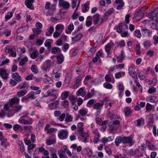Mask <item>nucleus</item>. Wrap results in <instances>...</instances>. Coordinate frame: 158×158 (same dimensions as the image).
Here are the masks:
<instances>
[{
	"label": "nucleus",
	"mask_w": 158,
	"mask_h": 158,
	"mask_svg": "<svg viewBox=\"0 0 158 158\" xmlns=\"http://www.w3.org/2000/svg\"><path fill=\"white\" fill-rule=\"evenodd\" d=\"M114 143L117 146H119L121 143L123 144H128L130 146L132 145L134 143L132 138L130 136H119L115 139Z\"/></svg>",
	"instance_id": "nucleus-1"
},
{
	"label": "nucleus",
	"mask_w": 158,
	"mask_h": 158,
	"mask_svg": "<svg viewBox=\"0 0 158 158\" xmlns=\"http://www.w3.org/2000/svg\"><path fill=\"white\" fill-rule=\"evenodd\" d=\"M109 99L108 98H105L99 102H97L94 103L93 105V108L94 109L97 110L95 115L98 116L100 114L102 107L105 103L109 102Z\"/></svg>",
	"instance_id": "nucleus-2"
},
{
	"label": "nucleus",
	"mask_w": 158,
	"mask_h": 158,
	"mask_svg": "<svg viewBox=\"0 0 158 158\" xmlns=\"http://www.w3.org/2000/svg\"><path fill=\"white\" fill-rule=\"evenodd\" d=\"M59 95L58 92L55 89H50L45 93V94L44 95V97H50V102L54 101L56 100Z\"/></svg>",
	"instance_id": "nucleus-3"
},
{
	"label": "nucleus",
	"mask_w": 158,
	"mask_h": 158,
	"mask_svg": "<svg viewBox=\"0 0 158 158\" xmlns=\"http://www.w3.org/2000/svg\"><path fill=\"white\" fill-rule=\"evenodd\" d=\"M118 33H121L123 31L128 28V26L124 22L120 23L115 26L114 28Z\"/></svg>",
	"instance_id": "nucleus-4"
},
{
	"label": "nucleus",
	"mask_w": 158,
	"mask_h": 158,
	"mask_svg": "<svg viewBox=\"0 0 158 158\" xmlns=\"http://www.w3.org/2000/svg\"><path fill=\"white\" fill-rule=\"evenodd\" d=\"M52 62L49 60L46 61L41 67V69L44 71H49L50 70V67L51 65Z\"/></svg>",
	"instance_id": "nucleus-5"
},
{
	"label": "nucleus",
	"mask_w": 158,
	"mask_h": 158,
	"mask_svg": "<svg viewBox=\"0 0 158 158\" xmlns=\"http://www.w3.org/2000/svg\"><path fill=\"white\" fill-rule=\"evenodd\" d=\"M68 132L66 129H62L59 131L58 136L60 139H63L67 138Z\"/></svg>",
	"instance_id": "nucleus-6"
},
{
	"label": "nucleus",
	"mask_w": 158,
	"mask_h": 158,
	"mask_svg": "<svg viewBox=\"0 0 158 158\" xmlns=\"http://www.w3.org/2000/svg\"><path fill=\"white\" fill-rule=\"evenodd\" d=\"M59 6L65 9H69L70 7L69 3L64 0H59Z\"/></svg>",
	"instance_id": "nucleus-7"
},
{
	"label": "nucleus",
	"mask_w": 158,
	"mask_h": 158,
	"mask_svg": "<svg viewBox=\"0 0 158 158\" xmlns=\"http://www.w3.org/2000/svg\"><path fill=\"white\" fill-rule=\"evenodd\" d=\"M147 16L148 17L152 20H153L154 18L158 17V10L155 9L150 13L147 14Z\"/></svg>",
	"instance_id": "nucleus-8"
},
{
	"label": "nucleus",
	"mask_w": 158,
	"mask_h": 158,
	"mask_svg": "<svg viewBox=\"0 0 158 158\" xmlns=\"http://www.w3.org/2000/svg\"><path fill=\"white\" fill-rule=\"evenodd\" d=\"M0 76L5 80H7L8 78V74L6 69L0 68Z\"/></svg>",
	"instance_id": "nucleus-9"
},
{
	"label": "nucleus",
	"mask_w": 158,
	"mask_h": 158,
	"mask_svg": "<svg viewBox=\"0 0 158 158\" xmlns=\"http://www.w3.org/2000/svg\"><path fill=\"white\" fill-rule=\"evenodd\" d=\"M13 48L11 47L7 46L5 48V52L6 53H10L12 57H15L16 56V54L15 52H13Z\"/></svg>",
	"instance_id": "nucleus-10"
},
{
	"label": "nucleus",
	"mask_w": 158,
	"mask_h": 158,
	"mask_svg": "<svg viewBox=\"0 0 158 158\" xmlns=\"http://www.w3.org/2000/svg\"><path fill=\"white\" fill-rule=\"evenodd\" d=\"M143 7L138 10L135 14V17L138 20H140L143 16V11L142 10Z\"/></svg>",
	"instance_id": "nucleus-11"
},
{
	"label": "nucleus",
	"mask_w": 158,
	"mask_h": 158,
	"mask_svg": "<svg viewBox=\"0 0 158 158\" xmlns=\"http://www.w3.org/2000/svg\"><path fill=\"white\" fill-rule=\"evenodd\" d=\"M19 122L21 124H23L30 125L32 124L33 122V120L32 118H30L28 120L21 118V117L19 119Z\"/></svg>",
	"instance_id": "nucleus-12"
},
{
	"label": "nucleus",
	"mask_w": 158,
	"mask_h": 158,
	"mask_svg": "<svg viewBox=\"0 0 158 158\" xmlns=\"http://www.w3.org/2000/svg\"><path fill=\"white\" fill-rule=\"evenodd\" d=\"M141 31L143 35L146 37H149L152 32V31H150L149 30L144 27H142Z\"/></svg>",
	"instance_id": "nucleus-13"
},
{
	"label": "nucleus",
	"mask_w": 158,
	"mask_h": 158,
	"mask_svg": "<svg viewBox=\"0 0 158 158\" xmlns=\"http://www.w3.org/2000/svg\"><path fill=\"white\" fill-rule=\"evenodd\" d=\"M53 102L49 104V107L51 110L56 109L57 107V106L59 103V101L58 100L54 101Z\"/></svg>",
	"instance_id": "nucleus-14"
},
{
	"label": "nucleus",
	"mask_w": 158,
	"mask_h": 158,
	"mask_svg": "<svg viewBox=\"0 0 158 158\" xmlns=\"http://www.w3.org/2000/svg\"><path fill=\"white\" fill-rule=\"evenodd\" d=\"M125 57V53L123 50L121 51L120 55L116 57L117 61L118 62L122 63Z\"/></svg>",
	"instance_id": "nucleus-15"
},
{
	"label": "nucleus",
	"mask_w": 158,
	"mask_h": 158,
	"mask_svg": "<svg viewBox=\"0 0 158 158\" xmlns=\"http://www.w3.org/2000/svg\"><path fill=\"white\" fill-rule=\"evenodd\" d=\"M100 15L99 14H96L93 16L92 20L94 25L97 24L100 21Z\"/></svg>",
	"instance_id": "nucleus-16"
},
{
	"label": "nucleus",
	"mask_w": 158,
	"mask_h": 158,
	"mask_svg": "<svg viewBox=\"0 0 158 158\" xmlns=\"http://www.w3.org/2000/svg\"><path fill=\"white\" fill-rule=\"evenodd\" d=\"M114 46V44L112 41H110L109 43H108L105 47V51L107 53H109L111 50V47Z\"/></svg>",
	"instance_id": "nucleus-17"
},
{
	"label": "nucleus",
	"mask_w": 158,
	"mask_h": 158,
	"mask_svg": "<svg viewBox=\"0 0 158 158\" xmlns=\"http://www.w3.org/2000/svg\"><path fill=\"white\" fill-rule=\"evenodd\" d=\"M83 36L82 33H79L74 37H72V41L73 43H75L77 41L79 40Z\"/></svg>",
	"instance_id": "nucleus-18"
},
{
	"label": "nucleus",
	"mask_w": 158,
	"mask_h": 158,
	"mask_svg": "<svg viewBox=\"0 0 158 158\" xmlns=\"http://www.w3.org/2000/svg\"><path fill=\"white\" fill-rule=\"evenodd\" d=\"M85 87H82L80 88L77 92L76 94L78 95H81L82 97H84L86 94V92L84 91L85 89Z\"/></svg>",
	"instance_id": "nucleus-19"
},
{
	"label": "nucleus",
	"mask_w": 158,
	"mask_h": 158,
	"mask_svg": "<svg viewBox=\"0 0 158 158\" xmlns=\"http://www.w3.org/2000/svg\"><path fill=\"white\" fill-rule=\"evenodd\" d=\"M81 134L82 137V139L83 140V142H86V141L89 139V136L88 134L86 133H85L83 131L81 132L78 133Z\"/></svg>",
	"instance_id": "nucleus-20"
},
{
	"label": "nucleus",
	"mask_w": 158,
	"mask_h": 158,
	"mask_svg": "<svg viewBox=\"0 0 158 158\" xmlns=\"http://www.w3.org/2000/svg\"><path fill=\"white\" fill-rule=\"evenodd\" d=\"M34 1V0H26L25 4L28 8L33 10L34 7L32 3H33Z\"/></svg>",
	"instance_id": "nucleus-21"
},
{
	"label": "nucleus",
	"mask_w": 158,
	"mask_h": 158,
	"mask_svg": "<svg viewBox=\"0 0 158 158\" xmlns=\"http://www.w3.org/2000/svg\"><path fill=\"white\" fill-rule=\"evenodd\" d=\"M19 99L17 97L15 96L11 98L9 101L10 103L11 106H12L15 104H18L19 103Z\"/></svg>",
	"instance_id": "nucleus-22"
},
{
	"label": "nucleus",
	"mask_w": 158,
	"mask_h": 158,
	"mask_svg": "<svg viewBox=\"0 0 158 158\" xmlns=\"http://www.w3.org/2000/svg\"><path fill=\"white\" fill-rule=\"evenodd\" d=\"M11 77L16 81L19 82L21 81V76L17 73H13L12 74Z\"/></svg>",
	"instance_id": "nucleus-23"
},
{
	"label": "nucleus",
	"mask_w": 158,
	"mask_h": 158,
	"mask_svg": "<svg viewBox=\"0 0 158 158\" xmlns=\"http://www.w3.org/2000/svg\"><path fill=\"white\" fill-rule=\"evenodd\" d=\"M114 139V137L112 136H110L108 137H104L102 138L101 140V142L105 144L108 142L112 141Z\"/></svg>",
	"instance_id": "nucleus-24"
},
{
	"label": "nucleus",
	"mask_w": 158,
	"mask_h": 158,
	"mask_svg": "<svg viewBox=\"0 0 158 158\" xmlns=\"http://www.w3.org/2000/svg\"><path fill=\"white\" fill-rule=\"evenodd\" d=\"M107 117L110 118L111 119H112L113 118H117L120 120L122 119L119 117L115 115L113 113L110 111L107 114Z\"/></svg>",
	"instance_id": "nucleus-25"
},
{
	"label": "nucleus",
	"mask_w": 158,
	"mask_h": 158,
	"mask_svg": "<svg viewBox=\"0 0 158 158\" xmlns=\"http://www.w3.org/2000/svg\"><path fill=\"white\" fill-rule=\"evenodd\" d=\"M115 12V10L113 8H111L109 9L106 12L104 13V17L107 18H108L109 16L111 15Z\"/></svg>",
	"instance_id": "nucleus-26"
},
{
	"label": "nucleus",
	"mask_w": 158,
	"mask_h": 158,
	"mask_svg": "<svg viewBox=\"0 0 158 158\" xmlns=\"http://www.w3.org/2000/svg\"><path fill=\"white\" fill-rule=\"evenodd\" d=\"M0 140L1 141V145L4 148H6L7 146L9 145L7 141V139L6 138H0Z\"/></svg>",
	"instance_id": "nucleus-27"
},
{
	"label": "nucleus",
	"mask_w": 158,
	"mask_h": 158,
	"mask_svg": "<svg viewBox=\"0 0 158 158\" xmlns=\"http://www.w3.org/2000/svg\"><path fill=\"white\" fill-rule=\"evenodd\" d=\"M56 58L57 59V64H61L64 60V57L62 54L56 56Z\"/></svg>",
	"instance_id": "nucleus-28"
},
{
	"label": "nucleus",
	"mask_w": 158,
	"mask_h": 158,
	"mask_svg": "<svg viewBox=\"0 0 158 158\" xmlns=\"http://www.w3.org/2000/svg\"><path fill=\"white\" fill-rule=\"evenodd\" d=\"M69 92L68 91H65L62 92L60 95L61 99L63 100L66 99L69 96Z\"/></svg>",
	"instance_id": "nucleus-29"
},
{
	"label": "nucleus",
	"mask_w": 158,
	"mask_h": 158,
	"mask_svg": "<svg viewBox=\"0 0 158 158\" xmlns=\"http://www.w3.org/2000/svg\"><path fill=\"white\" fill-rule=\"evenodd\" d=\"M92 17L91 16L87 17L85 23V25L87 27H90L92 24Z\"/></svg>",
	"instance_id": "nucleus-30"
},
{
	"label": "nucleus",
	"mask_w": 158,
	"mask_h": 158,
	"mask_svg": "<svg viewBox=\"0 0 158 158\" xmlns=\"http://www.w3.org/2000/svg\"><path fill=\"white\" fill-rule=\"evenodd\" d=\"M123 111L125 116H126L130 115L132 113L131 110L129 107H125Z\"/></svg>",
	"instance_id": "nucleus-31"
},
{
	"label": "nucleus",
	"mask_w": 158,
	"mask_h": 158,
	"mask_svg": "<svg viewBox=\"0 0 158 158\" xmlns=\"http://www.w3.org/2000/svg\"><path fill=\"white\" fill-rule=\"evenodd\" d=\"M39 53L37 50L34 51L31 54L30 57L32 59L36 58L39 56Z\"/></svg>",
	"instance_id": "nucleus-32"
},
{
	"label": "nucleus",
	"mask_w": 158,
	"mask_h": 158,
	"mask_svg": "<svg viewBox=\"0 0 158 158\" xmlns=\"http://www.w3.org/2000/svg\"><path fill=\"white\" fill-rule=\"evenodd\" d=\"M28 61V58L27 56H25L21 58L19 63V65L20 66H23Z\"/></svg>",
	"instance_id": "nucleus-33"
},
{
	"label": "nucleus",
	"mask_w": 158,
	"mask_h": 158,
	"mask_svg": "<svg viewBox=\"0 0 158 158\" xmlns=\"http://www.w3.org/2000/svg\"><path fill=\"white\" fill-rule=\"evenodd\" d=\"M35 94H36L35 92L31 91L26 96V97H27L28 99H34L36 98Z\"/></svg>",
	"instance_id": "nucleus-34"
},
{
	"label": "nucleus",
	"mask_w": 158,
	"mask_h": 158,
	"mask_svg": "<svg viewBox=\"0 0 158 158\" xmlns=\"http://www.w3.org/2000/svg\"><path fill=\"white\" fill-rule=\"evenodd\" d=\"M44 124L43 120L39 121L36 125V129L37 131H40L43 128V125Z\"/></svg>",
	"instance_id": "nucleus-35"
},
{
	"label": "nucleus",
	"mask_w": 158,
	"mask_h": 158,
	"mask_svg": "<svg viewBox=\"0 0 158 158\" xmlns=\"http://www.w3.org/2000/svg\"><path fill=\"white\" fill-rule=\"evenodd\" d=\"M128 71L129 74L132 77H133L134 78H135L137 77V76L135 75V73L132 67H129Z\"/></svg>",
	"instance_id": "nucleus-36"
},
{
	"label": "nucleus",
	"mask_w": 158,
	"mask_h": 158,
	"mask_svg": "<svg viewBox=\"0 0 158 158\" xmlns=\"http://www.w3.org/2000/svg\"><path fill=\"white\" fill-rule=\"evenodd\" d=\"M9 102H6L4 106V110L9 112H10L11 111V110L10 107H12V106H11Z\"/></svg>",
	"instance_id": "nucleus-37"
},
{
	"label": "nucleus",
	"mask_w": 158,
	"mask_h": 158,
	"mask_svg": "<svg viewBox=\"0 0 158 158\" xmlns=\"http://www.w3.org/2000/svg\"><path fill=\"white\" fill-rule=\"evenodd\" d=\"M88 113V110L87 109L83 108L81 109L78 111V113L81 115L83 116H85Z\"/></svg>",
	"instance_id": "nucleus-38"
},
{
	"label": "nucleus",
	"mask_w": 158,
	"mask_h": 158,
	"mask_svg": "<svg viewBox=\"0 0 158 158\" xmlns=\"http://www.w3.org/2000/svg\"><path fill=\"white\" fill-rule=\"evenodd\" d=\"M14 11V10H12L7 12V15L5 16V19L6 20H9L12 17Z\"/></svg>",
	"instance_id": "nucleus-39"
},
{
	"label": "nucleus",
	"mask_w": 158,
	"mask_h": 158,
	"mask_svg": "<svg viewBox=\"0 0 158 158\" xmlns=\"http://www.w3.org/2000/svg\"><path fill=\"white\" fill-rule=\"evenodd\" d=\"M30 89L31 90H37V91L35 93L36 94H39L41 92V90L40 89V88L39 87L32 85L30 87Z\"/></svg>",
	"instance_id": "nucleus-40"
},
{
	"label": "nucleus",
	"mask_w": 158,
	"mask_h": 158,
	"mask_svg": "<svg viewBox=\"0 0 158 158\" xmlns=\"http://www.w3.org/2000/svg\"><path fill=\"white\" fill-rule=\"evenodd\" d=\"M27 93L26 90H21L17 93V95L18 97H22L26 95Z\"/></svg>",
	"instance_id": "nucleus-41"
},
{
	"label": "nucleus",
	"mask_w": 158,
	"mask_h": 158,
	"mask_svg": "<svg viewBox=\"0 0 158 158\" xmlns=\"http://www.w3.org/2000/svg\"><path fill=\"white\" fill-rule=\"evenodd\" d=\"M125 75V73L124 72L120 71L118 72L115 74V77L116 79H118L122 77H123Z\"/></svg>",
	"instance_id": "nucleus-42"
},
{
	"label": "nucleus",
	"mask_w": 158,
	"mask_h": 158,
	"mask_svg": "<svg viewBox=\"0 0 158 158\" xmlns=\"http://www.w3.org/2000/svg\"><path fill=\"white\" fill-rule=\"evenodd\" d=\"M84 124L83 123H79L77 125V128L78 129V133L81 132L83 131L84 128H83Z\"/></svg>",
	"instance_id": "nucleus-43"
},
{
	"label": "nucleus",
	"mask_w": 158,
	"mask_h": 158,
	"mask_svg": "<svg viewBox=\"0 0 158 158\" xmlns=\"http://www.w3.org/2000/svg\"><path fill=\"white\" fill-rule=\"evenodd\" d=\"M22 108V105H19L18 106H16L13 107V110L15 113L18 112L20 111L21 110Z\"/></svg>",
	"instance_id": "nucleus-44"
},
{
	"label": "nucleus",
	"mask_w": 158,
	"mask_h": 158,
	"mask_svg": "<svg viewBox=\"0 0 158 158\" xmlns=\"http://www.w3.org/2000/svg\"><path fill=\"white\" fill-rule=\"evenodd\" d=\"M17 143L20 146V150L21 152H23L25 151L24 145L22 141H19Z\"/></svg>",
	"instance_id": "nucleus-45"
},
{
	"label": "nucleus",
	"mask_w": 158,
	"mask_h": 158,
	"mask_svg": "<svg viewBox=\"0 0 158 158\" xmlns=\"http://www.w3.org/2000/svg\"><path fill=\"white\" fill-rule=\"evenodd\" d=\"M70 147L73 149H76L77 151L78 152H80L82 149V147L81 146H79L77 147V144H75L71 145Z\"/></svg>",
	"instance_id": "nucleus-46"
},
{
	"label": "nucleus",
	"mask_w": 158,
	"mask_h": 158,
	"mask_svg": "<svg viewBox=\"0 0 158 158\" xmlns=\"http://www.w3.org/2000/svg\"><path fill=\"white\" fill-rule=\"evenodd\" d=\"M143 45L146 48L148 49L151 45V42L149 40H145L143 43Z\"/></svg>",
	"instance_id": "nucleus-47"
},
{
	"label": "nucleus",
	"mask_w": 158,
	"mask_h": 158,
	"mask_svg": "<svg viewBox=\"0 0 158 158\" xmlns=\"http://www.w3.org/2000/svg\"><path fill=\"white\" fill-rule=\"evenodd\" d=\"M55 142V139L49 138L46 140V143L47 145H50L53 144Z\"/></svg>",
	"instance_id": "nucleus-48"
},
{
	"label": "nucleus",
	"mask_w": 158,
	"mask_h": 158,
	"mask_svg": "<svg viewBox=\"0 0 158 158\" xmlns=\"http://www.w3.org/2000/svg\"><path fill=\"white\" fill-rule=\"evenodd\" d=\"M54 30V28L52 26H51L49 27L48 30V32H46L45 34V35L47 36H50L51 35L52 33L53 32Z\"/></svg>",
	"instance_id": "nucleus-49"
},
{
	"label": "nucleus",
	"mask_w": 158,
	"mask_h": 158,
	"mask_svg": "<svg viewBox=\"0 0 158 158\" xmlns=\"http://www.w3.org/2000/svg\"><path fill=\"white\" fill-rule=\"evenodd\" d=\"M27 87V85L25 82L20 83L17 86V88L20 89H24Z\"/></svg>",
	"instance_id": "nucleus-50"
},
{
	"label": "nucleus",
	"mask_w": 158,
	"mask_h": 158,
	"mask_svg": "<svg viewBox=\"0 0 158 158\" xmlns=\"http://www.w3.org/2000/svg\"><path fill=\"white\" fill-rule=\"evenodd\" d=\"M61 105L64 108H67L69 106V102L67 100H64L62 102Z\"/></svg>",
	"instance_id": "nucleus-51"
},
{
	"label": "nucleus",
	"mask_w": 158,
	"mask_h": 158,
	"mask_svg": "<svg viewBox=\"0 0 158 158\" xmlns=\"http://www.w3.org/2000/svg\"><path fill=\"white\" fill-rule=\"evenodd\" d=\"M110 77H112L114 79L113 75L112 74H106L105 77V79L106 81L107 82H110L111 81V78Z\"/></svg>",
	"instance_id": "nucleus-52"
},
{
	"label": "nucleus",
	"mask_w": 158,
	"mask_h": 158,
	"mask_svg": "<svg viewBox=\"0 0 158 158\" xmlns=\"http://www.w3.org/2000/svg\"><path fill=\"white\" fill-rule=\"evenodd\" d=\"M51 43L52 42L51 40H47L44 43V45L45 46L47 47L48 49H50L51 47Z\"/></svg>",
	"instance_id": "nucleus-53"
},
{
	"label": "nucleus",
	"mask_w": 158,
	"mask_h": 158,
	"mask_svg": "<svg viewBox=\"0 0 158 158\" xmlns=\"http://www.w3.org/2000/svg\"><path fill=\"white\" fill-rule=\"evenodd\" d=\"M31 69L35 74H37L38 73V70L37 67L35 65H32L31 67Z\"/></svg>",
	"instance_id": "nucleus-54"
},
{
	"label": "nucleus",
	"mask_w": 158,
	"mask_h": 158,
	"mask_svg": "<svg viewBox=\"0 0 158 158\" xmlns=\"http://www.w3.org/2000/svg\"><path fill=\"white\" fill-rule=\"evenodd\" d=\"M64 26L63 24H57L55 27V29L56 30H60L61 32L64 30Z\"/></svg>",
	"instance_id": "nucleus-55"
},
{
	"label": "nucleus",
	"mask_w": 158,
	"mask_h": 158,
	"mask_svg": "<svg viewBox=\"0 0 158 158\" xmlns=\"http://www.w3.org/2000/svg\"><path fill=\"white\" fill-rule=\"evenodd\" d=\"M89 9V7L88 5L86 4H84L82 8V11L84 13L87 12Z\"/></svg>",
	"instance_id": "nucleus-56"
},
{
	"label": "nucleus",
	"mask_w": 158,
	"mask_h": 158,
	"mask_svg": "<svg viewBox=\"0 0 158 158\" xmlns=\"http://www.w3.org/2000/svg\"><path fill=\"white\" fill-rule=\"evenodd\" d=\"M73 118L69 114H67L65 118V121L66 123L71 122L72 121Z\"/></svg>",
	"instance_id": "nucleus-57"
},
{
	"label": "nucleus",
	"mask_w": 158,
	"mask_h": 158,
	"mask_svg": "<svg viewBox=\"0 0 158 158\" xmlns=\"http://www.w3.org/2000/svg\"><path fill=\"white\" fill-rule=\"evenodd\" d=\"M103 86L104 87L107 89H111L112 88V85L110 83H105L103 84Z\"/></svg>",
	"instance_id": "nucleus-58"
},
{
	"label": "nucleus",
	"mask_w": 158,
	"mask_h": 158,
	"mask_svg": "<svg viewBox=\"0 0 158 158\" xmlns=\"http://www.w3.org/2000/svg\"><path fill=\"white\" fill-rule=\"evenodd\" d=\"M64 152H66L67 155L69 156H71L72 154L71 152L67 149V148L66 146L64 147Z\"/></svg>",
	"instance_id": "nucleus-59"
},
{
	"label": "nucleus",
	"mask_w": 158,
	"mask_h": 158,
	"mask_svg": "<svg viewBox=\"0 0 158 158\" xmlns=\"http://www.w3.org/2000/svg\"><path fill=\"white\" fill-rule=\"evenodd\" d=\"M9 61V60L8 59L6 58L5 60L2 61L1 64H0V66L7 64Z\"/></svg>",
	"instance_id": "nucleus-60"
},
{
	"label": "nucleus",
	"mask_w": 158,
	"mask_h": 158,
	"mask_svg": "<svg viewBox=\"0 0 158 158\" xmlns=\"http://www.w3.org/2000/svg\"><path fill=\"white\" fill-rule=\"evenodd\" d=\"M135 35L138 38H140L141 35L140 30L139 29L136 30L135 31Z\"/></svg>",
	"instance_id": "nucleus-61"
},
{
	"label": "nucleus",
	"mask_w": 158,
	"mask_h": 158,
	"mask_svg": "<svg viewBox=\"0 0 158 158\" xmlns=\"http://www.w3.org/2000/svg\"><path fill=\"white\" fill-rule=\"evenodd\" d=\"M156 88L154 87H152L149 88L148 91V92L150 94L154 93L156 91Z\"/></svg>",
	"instance_id": "nucleus-62"
},
{
	"label": "nucleus",
	"mask_w": 158,
	"mask_h": 158,
	"mask_svg": "<svg viewBox=\"0 0 158 158\" xmlns=\"http://www.w3.org/2000/svg\"><path fill=\"white\" fill-rule=\"evenodd\" d=\"M105 149L106 152L109 155H111L112 153L111 150L108 147H105Z\"/></svg>",
	"instance_id": "nucleus-63"
},
{
	"label": "nucleus",
	"mask_w": 158,
	"mask_h": 158,
	"mask_svg": "<svg viewBox=\"0 0 158 158\" xmlns=\"http://www.w3.org/2000/svg\"><path fill=\"white\" fill-rule=\"evenodd\" d=\"M154 40V44L155 45H156L158 43V36L155 35L153 37Z\"/></svg>",
	"instance_id": "nucleus-64"
}]
</instances>
